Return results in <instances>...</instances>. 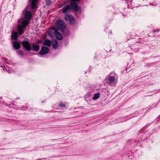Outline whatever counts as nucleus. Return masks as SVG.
I'll list each match as a JSON object with an SVG mask.
<instances>
[{
  "label": "nucleus",
  "mask_w": 160,
  "mask_h": 160,
  "mask_svg": "<svg viewBox=\"0 0 160 160\" xmlns=\"http://www.w3.org/2000/svg\"><path fill=\"white\" fill-rule=\"evenodd\" d=\"M23 13L24 14V16L23 18H21V21H22V22H23L24 26H27L29 23V21L31 18L32 14L30 11H27L25 10L23 11Z\"/></svg>",
  "instance_id": "f257e3e1"
},
{
  "label": "nucleus",
  "mask_w": 160,
  "mask_h": 160,
  "mask_svg": "<svg viewBox=\"0 0 160 160\" xmlns=\"http://www.w3.org/2000/svg\"><path fill=\"white\" fill-rule=\"evenodd\" d=\"M56 28L61 32H62L65 28L66 26L63 20L61 19L57 20L55 23Z\"/></svg>",
  "instance_id": "f03ea898"
},
{
  "label": "nucleus",
  "mask_w": 160,
  "mask_h": 160,
  "mask_svg": "<svg viewBox=\"0 0 160 160\" xmlns=\"http://www.w3.org/2000/svg\"><path fill=\"white\" fill-rule=\"evenodd\" d=\"M23 47L28 51L31 50V47L28 40H24L22 42Z\"/></svg>",
  "instance_id": "7ed1b4c3"
},
{
  "label": "nucleus",
  "mask_w": 160,
  "mask_h": 160,
  "mask_svg": "<svg viewBox=\"0 0 160 160\" xmlns=\"http://www.w3.org/2000/svg\"><path fill=\"white\" fill-rule=\"evenodd\" d=\"M112 75V73L111 72L110 74L108 76L106 79L107 81L110 85H112L116 83L115 78L114 77L111 76V75Z\"/></svg>",
  "instance_id": "20e7f679"
},
{
  "label": "nucleus",
  "mask_w": 160,
  "mask_h": 160,
  "mask_svg": "<svg viewBox=\"0 0 160 160\" xmlns=\"http://www.w3.org/2000/svg\"><path fill=\"white\" fill-rule=\"evenodd\" d=\"M52 29L54 30V34L56 36V39L59 40H61L63 39V37L62 34L59 32L58 30L55 28L54 27H52Z\"/></svg>",
  "instance_id": "39448f33"
},
{
  "label": "nucleus",
  "mask_w": 160,
  "mask_h": 160,
  "mask_svg": "<svg viewBox=\"0 0 160 160\" xmlns=\"http://www.w3.org/2000/svg\"><path fill=\"white\" fill-rule=\"evenodd\" d=\"M64 19L66 21H69L71 24L74 23L75 22L74 18L70 14H67L66 15Z\"/></svg>",
  "instance_id": "423d86ee"
},
{
  "label": "nucleus",
  "mask_w": 160,
  "mask_h": 160,
  "mask_svg": "<svg viewBox=\"0 0 160 160\" xmlns=\"http://www.w3.org/2000/svg\"><path fill=\"white\" fill-rule=\"evenodd\" d=\"M48 48L45 46H42L41 48L40 51L39 52V53L41 55H43L49 52Z\"/></svg>",
  "instance_id": "0eeeda50"
},
{
  "label": "nucleus",
  "mask_w": 160,
  "mask_h": 160,
  "mask_svg": "<svg viewBox=\"0 0 160 160\" xmlns=\"http://www.w3.org/2000/svg\"><path fill=\"white\" fill-rule=\"evenodd\" d=\"M27 26L24 25L23 22H22V25H19L18 26V32L19 34H22L23 32V28H24Z\"/></svg>",
  "instance_id": "6e6552de"
},
{
  "label": "nucleus",
  "mask_w": 160,
  "mask_h": 160,
  "mask_svg": "<svg viewBox=\"0 0 160 160\" xmlns=\"http://www.w3.org/2000/svg\"><path fill=\"white\" fill-rule=\"evenodd\" d=\"M12 44L14 48L16 50L19 49L21 47L20 42L14 41Z\"/></svg>",
  "instance_id": "1a4fd4ad"
},
{
  "label": "nucleus",
  "mask_w": 160,
  "mask_h": 160,
  "mask_svg": "<svg viewBox=\"0 0 160 160\" xmlns=\"http://www.w3.org/2000/svg\"><path fill=\"white\" fill-rule=\"evenodd\" d=\"M70 5V9L75 11H77L78 9V7L76 3L75 2H73L71 3Z\"/></svg>",
  "instance_id": "9d476101"
},
{
  "label": "nucleus",
  "mask_w": 160,
  "mask_h": 160,
  "mask_svg": "<svg viewBox=\"0 0 160 160\" xmlns=\"http://www.w3.org/2000/svg\"><path fill=\"white\" fill-rule=\"evenodd\" d=\"M32 49L34 51L38 52L40 49V47L38 45L34 44L32 46Z\"/></svg>",
  "instance_id": "9b49d317"
},
{
  "label": "nucleus",
  "mask_w": 160,
  "mask_h": 160,
  "mask_svg": "<svg viewBox=\"0 0 160 160\" xmlns=\"http://www.w3.org/2000/svg\"><path fill=\"white\" fill-rule=\"evenodd\" d=\"M42 44L44 45L47 46L48 47H50L51 45V42L49 39L45 40Z\"/></svg>",
  "instance_id": "f8f14e48"
},
{
  "label": "nucleus",
  "mask_w": 160,
  "mask_h": 160,
  "mask_svg": "<svg viewBox=\"0 0 160 160\" xmlns=\"http://www.w3.org/2000/svg\"><path fill=\"white\" fill-rule=\"evenodd\" d=\"M37 0H32L31 3V6L32 9L36 8L37 5Z\"/></svg>",
  "instance_id": "ddd939ff"
},
{
  "label": "nucleus",
  "mask_w": 160,
  "mask_h": 160,
  "mask_svg": "<svg viewBox=\"0 0 160 160\" xmlns=\"http://www.w3.org/2000/svg\"><path fill=\"white\" fill-rule=\"evenodd\" d=\"M52 45L53 48L56 49L58 47V41L55 39L52 42Z\"/></svg>",
  "instance_id": "4468645a"
},
{
  "label": "nucleus",
  "mask_w": 160,
  "mask_h": 160,
  "mask_svg": "<svg viewBox=\"0 0 160 160\" xmlns=\"http://www.w3.org/2000/svg\"><path fill=\"white\" fill-rule=\"evenodd\" d=\"M70 9V6L69 5H66V7L63 8L62 12L64 13H65L68 9Z\"/></svg>",
  "instance_id": "2eb2a0df"
},
{
  "label": "nucleus",
  "mask_w": 160,
  "mask_h": 160,
  "mask_svg": "<svg viewBox=\"0 0 160 160\" xmlns=\"http://www.w3.org/2000/svg\"><path fill=\"white\" fill-rule=\"evenodd\" d=\"M18 36V33L17 32H13L12 34V40H16Z\"/></svg>",
  "instance_id": "dca6fc26"
},
{
  "label": "nucleus",
  "mask_w": 160,
  "mask_h": 160,
  "mask_svg": "<svg viewBox=\"0 0 160 160\" xmlns=\"http://www.w3.org/2000/svg\"><path fill=\"white\" fill-rule=\"evenodd\" d=\"M99 97V93H98L94 95V96L92 97V98L94 100H95L98 98Z\"/></svg>",
  "instance_id": "f3484780"
},
{
  "label": "nucleus",
  "mask_w": 160,
  "mask_h": 160,
  "mask_svg": "<svg viewBox=\"0 0 160 160\" xmlns=\"http://www.w3.org/2000/svg\"><path fill=\"white\" fill-rule=\"evenodd\" d=\"M17 52L19 55H22L23 54V52L22 50H18L17 51Z\"/></svg>",
  "instance_id": "a211bd4d"
},
{
  "label": "nucleus",
  "mask_w": 160,
  "mask_h": 160,
  "mask_svg": "<svg viewBox=\"0 0 160 160\" xmlns=\"http://www.w3.org/2000/svg\"><path fill=\"white\" fill-rule=\"evenodd\" d=\"M59 106L62 108H65V105L62 102H59Z\"/></svg>",
  "instance_id": "6ab92c4d"
},
{
  "label": "nucleus",
  "mask_w": 160,
  "mask_h": 160,
  "mask_svg": "<svg viewBox=\"0 0 160 160\" xmlns=\"http://www.w3.org/2000/svg\"><path fill=\"white\" fill-rule=\"evenodd\" d=\"M63 34L65 36H68L69 35V32L68 31H66L64 32Z\"/></svg>",
  "instance_id": "aec40b11"
},
{
  "label": "nucleus",
  "mask_w": 160,
  "mask_h": 160,
  "mask_svg": "<svg viewBox=\"0 0 160 160\" xmlns=\"http://www.w3.org/2000/svg\"><path fill=\"white\" fill-rule=\"evenodd\" d=\"M48 35H49L51 37H52V36H53L52 32H50V31L49 32H48Z\"/></svg>",
  "instance_id": "412c9836"
},
{
  "label": "nucleus",
  "mask_w": 160,
  "mask_h": 160,
  "mask_svg": "<svg viewBox=\"0 0 160 160\" xmlns=\"http://www.w3.org/2000/svg\"><path fill=\"white\" fill-rule=\"evenodd\" d=\"M51 2L50 1H48L47 2V4L48 5H50L51 4Z\"/></svg>",
  "instance_id": "4be33fe9"
},
{
  "label": "nucleus",
  "mask_w": 160,
  "mask_h": 160,
  "mask_svg": "<svg viewBox=\"0 0 160 160\" xmlns=\"http://www.w3.org/2000/svg\"><path fill=\"white\" fill-rule=\"evenodd\" d=\"M102 94H103L104 93V92H102Z\"/></svg>",
  "instance_id": "5701e85b"
},
{
  "label": "nucleus",
  "mask_w": 160,
  "mask_h": 160,
  "mask_svg": "<svg viewBox=\"0 0 160 160\" xmlns=\"http://www.w3.org/2000/svg\"><path fill=\"white\" fill-rule=\"evenodd\" d=\"M155 32V31H154V32Z\"/></svg>",
  "instance_id": "b1692460"
}]
</instances>
